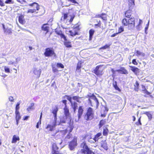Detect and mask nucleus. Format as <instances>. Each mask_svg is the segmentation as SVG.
I'll use <instances>...</instances> for the list:
<instances>
[{
    "label": "nucleus",
    "instance_id": "nucleus-1",
    "mask_svg": "<svg viewBox=\"0 0 154 154\" xmlns=\"http://www.w3.org/2000/svg\"><path fill=\"white\" fill-rule=\"evenodd\" d=\"M132 7L129 8L128 10L124 12V16L125 18H124L122 21V25L124 26H128L129 29H133L135 26V19L134 17H131L132 14V11L131 10Z\"/></svg>",
    "mask_w": 154,
    "mask_h": 154
},
{
    "label": "nucleus",
    "instance_id": "nucleus-2",
    "mask_svg": "<svg viewBox=\"0 0 154 154\" xmlns=\"http://www.w3.org/2000/svg\"><path fill=\"white\" fill-rule=\"evenodd\" d=\"M64 113L65 116V117H63L62 119H60V123H65L66 121L68 119L69 122H68L69 126L68 128H69V132H71L74 128L73 125V121H72V118L71 115L69 112V110L67 106H65L63 108Z\"/></svg>",
    "mask_w": 154,
    "mask_h": 154
},
{
    "label": "nucleus",
    "instance_id": "nucleus-3",
    "mask_svg": "<svg viewBox=\"0 0 154 154\" xmlns=\"http://www.w3.org/2000/svg\"><path fill=\"white\" fill-rule=\"evenodd\" d=\"M45 57H56V54L54 50L52 48H45L44 53Z\"/></svg>",
    "mask_w": 154,
    "mask_h": 154
},
{
    "label": "nucleus",
    "instance_id": "nucleus-4",
    "mask_svg": "<svg viewBox=\"0 0 154 154\" xmlns=\"http://www.w3.org/2000/svg\"><path fill=\"white\" fill-rule=\"evenodd\" d=\"M28 6L33 8L35 7L36 9H29L27 10L26 13H35L37 14L38 13V10L40 9V5L38 3L35 2H34L32 3L29 4Z\"/></svg>",
    "mask_w": 154,
    "mask_h": 154
},
{
    "label": "nucleus",
    "instance_id": "nucleus-5",
    "mask_svg": "<svg viewBox=\"0 0 154 154\" xmlns=\"http://www.w3.org/2000/svg\"><path fill=\"white\" fill-rule=\"evenodd\" d=\"M87 96L88 97L89 103L91 106H93L92 104H93L94 103H96L97 104H98V101L94 94H92V95H88Z\"/></svg>",
    "mask_w": 154,
    "mask_h": 154
},
{
    "label": "nucleus",
    "instance_id": "nucleus-6",
    "mask_svg": "<svg viewBox=\"0 0 154 154\" xmlns=\"http://www.w3.org/2000/svg\"><path fill=\"white\" fill-rule=\"evenodd\" d=\"M66 98L69 101L71 104V106L73 108V111L75 112L76 110L78 107L77 103L76 102H72V97L68 95H65L64 96L63 98Z\"/></svg>",
    "mask_w": 154,
    "mask_h": 154
},
{
    "label": "nucleus",
    "instance_id": "nucleus-7",
    "mask_svg": "<svg viewBox=\"0 0 154 154\" xmlns=\"http://www.w3.org/2000/svg\"><path fill=\"white\" fill-rule=\"evenodd\" d=\"M103 69L102 68L101 65H98L96 66L92 72L94 73L98 76H101L103 74Z\"/></svg>",
    "mask_w": 154,
    "mask_h": 154
},
{
    "label": "nucleus",
    "instance_id": "nucleus-8",
    "mask_svg": "<svg viewBox=\"0 0 154 154\" xmlns=\"http://www.w3.org/2000/svg\"><path fill=\"white\" fill-rule=\"evenodd\" d=\"M77 137H74L69 143V148L71 150H72L77 146Z\"/></svg>",
    "mask_w": 154,
    "mask_h": 154
},
{
    "label": "nucleus",
    "instance_id": "nucleus-9",
    "mask_svg": "<svg viewBox=\"0 0 154 154\" xmlns=\"http://www.w3.org/2000/svg\"><path fill=\"white\" fill-rule=\"evenodd\" d=\"M94 112L93 109L89 107L87 109V121L91 120L94 118Z\"/></svg>",
    "mask_w": 154,
    "mask_h": 154
},
{
    "label": "nucleus",
    "instance_id": "nucleus-10",
    "mask_svg": "<svg viewBox=\"0 0 154 154\" xmlns=\"http://www.w3.org/2000/svg\"><path fill=\"white\" fill-rule=\"evenodd\" d=\"M80 29V28L79 26H77L74 27L73 31L70 30L69 32L70 35L72 36H74L76 35H79V33L78 32V31Z\"/></svg>",
    "mask_w": 154,
    "mask_h": 154
},
{
    "label": "nucleus",
    "instance_id": "nucleus-11",
    "mask_svg": "<svg viewBox=\"0 0 154 154\" xmlns=\"http://www.w3.org/2000/svg\"><path fill=\"white\" fill-rule=\"evenodd\" d=\"M51 153L52 154H60L59 148L55 143H54L52 145Z\"/></svg>",
    "mask_w": 154,
    "mask_h": 154
},
{
    "label": "nucleus",
    "instance_id": "nucleus-12",
    "mask_svg": "<svg viewBox=\"0 0 154 154\" xmlns=\"http://www.w3.org/2000/svg\"><path fill=\"white\" fill-rule=\"evenodd\" d=\"M55 32L57 35L60 36L61 38H63L65 41L67 40L66 36L63 33L62 30L59 29H56Z\"/></svg>",
    "mask_w": 154,
    "mask_h": 154
},
{
    "label": "nucleus",
    "instance_id": "nucleus-13",
    "mask_svg": "<svg viewBox=\"0 0 154 154\" xmlns=\"http://www.w3.org/2000/svg\"><path fill=\"white\" fill-rule=\"evenodd\" d=\"M18 20L19 23L23 25L26 22V20L24 18V16L22 14H20L18 17Z\"/></svg>",
    "mask_w": 154,
    "mask_h": 154
},
{
    "label": "nucleus",
    "instance_id": "nucleus-14",
    "mask_svg": "<svg viewBox=\"0 0 154 154\" xmlns=\"http://www.w3.org/2000/svg\"><path fill=\"white\" fill-rule=\"evenodd\" d=\"M80 146L82 148L81 150L82 153H85L87 152V145L85 142H83L80 145Z\"/></svg>",
    "mask_w": 154,
    "mask_h": 154
},
{
    "label": "nucleus",
    "instance_id": "nucleus-15",
    "mask_svg": "<svg viewBox=\"0 0 154 154\" xmlns=\"http://www.w3.org/2000/svg\"><path fill=\"white\" fill-rule=\"evenodd\" d=\"M116 71L122 74H127L128 73V71L124 67H121L120 69L116 70Z\"/></svg>",
    "mask_w": 154,
    "mask_h": 154
},
{
    "label": "nucleus",
    "instance_id": "nucleus-16",
    "mask_svg": "<svg viewBox=\"0 0 154 154\" xmlns=\"http://www.w3.org/2000/svg\"><path fill=\"white\" fill-rule=\"evenodd\" d=\"M97 17L101 18L103 20L106 21L107 20V15L105 13H102L98 14L97 15Z\"/></svg>",
    "mask_w": 154,
    "mask_h": 154
},
{
    "label": "nucleus",
    "instance_id": "nucleus-17",
    "mask_svg": "<svg viewBox=\"0 0 154 154\" xmlns=\"http://www.w3.org/2000/svg\"><path fill=\"white\" fill-rule=\"evenodd\" d=\"M47 25H48V23L44 24L42 27V30L45 32V33L46 34L49 31V28L48 26H47Z\"/></svg>",
    "mask_w": 154,
    "mask_h": 154
},
{
    "label": "nucleus",
    "instance_id": "nucleus-18",
    "mask_svg": "<svg viewBox=\"0 0 154 154\" xmlns=\"http://www.w3.org/2000/svg\"><path fill=\"white\" fill-rule=\"evenodd\" d=\"M33 73L35 77L38 78L40 75L41 72L39 69L37 68H35L33 70Z\"/></svg>",
    "mask_w": 154,
    "mask_h": 154
},
{
    "label": "nucleus",
    "instance_id": "nucleus-19",
    "mask_svg": "<svg viewBox=\"0 0 154 154\" xmlns=\"http://www.w3.org/2000/svg\"><path fill=\"white\" fill-rule=\"evenodd\" d=\"M58 108L57 106H56L54 109L52 110V113L54 114V119H56L57 117V113L58 111Z\"/></svg>",
    "mask_w": 154,
    "mask_h": 154
},
{
    "label": "nucleus",
    "instance_id": "nucleus-20",
    "mask_svg": "<svg viewBox=\"0 0 154 154\" xmlns=\"http://www.w3.org/2000/svg\"><path fill=\"white\" fill-rule=\"evenodd\" d=\"M15 113L16 114L15 119L16 122V124L17 125H18L19 121L21 118V116L20 115L19 112H15Z\"/></svg>",
    "mask_w": 154,
    "mask_h": 154
},
{
    "label": "nucleus",
    "instance_id": "nucleus-21",
    "mask_svg": "<svg viewBox=\"0 0 154 154\" xmlns=\"http://www.w3.org/2000/svg\"><path fill=\"white\" fill-rule=\"evenodd\" d=\"M134 54L138 57L140 56L142 57H144L145 56V54L144 53L141 52L139 50L135 51Z\"/></svg>",
    "mask_w": 154,
    "mask_h": 154
},
{
    "label": "nucleus",
    "instance_id": "nucleus-22",
    "mask_svg": "<svg viewBox=\"0 0 154 154\" xmlns=\"http://www.w3.org/2000/svg\"><path fill=\"white\" fill-rule=\"evenodd\" d=\"M102 135V133L101 132H99L96 134L92 138L94 140V142H97L99 138H100V137Z\"/></svg>",
    "mask_w": 154,
    "mask_h": 154
},
{
    "label": "nucleus",
    "instance_id": "nucleus-23",
    "mask_svg": "<svg viewBox=\"0 0 154 154\" xmlns=\"http://www.w3.org/2000/svg\"><path fill=\"white\" fill-rule=\"evenodd\" d=\"M95 32V30L93 29H90L89 31V40L91 41L92 39L93 35Z\"/></svg>",
    "mask_w": 154,
    "mask_h": 154
},
{
    "label": "nucleus",
    "instance_id": "nucleus-24",
    "mask_svg": "<svg viewBox=\"0 0 154 154\" xmlns=\"http://www.w3.org/2000/svg\"><path fill=\"white\" fill-rule=\"evenodd\" d=\"M131 68V70L135 74H137L139 72V69L137 67L134 66H130Z\"/></svg>",
    "mask_w": 154,
    "mask_h": 154
},
{
    "label": "nucleus",
    "instance_id": "nucleus-25",
    "mask_svg": "<svg viewBox=\"0 0 154 154\" xmlns=\"http://www.w3.org/2000/svg\"><path fill=\"white\" fill-rule=\"evenodd\" d=\"M83 111V110L82 108V106H79V108L78 113V116L79 119L81 118L82 114Z\"/></svg>",
    "mask_w": 154,
    "mask_h": 154
},
{
    "label": "nucleus",
    "instance_id": "nucleus-26",
    "mask_svg": "<svg viewBox=\"0 0 154 154\" xmlns=\"http://www.w3.org/2000/svg\"><path fill=\"white\" fill-rule=\"evenodd\" d=\"M112 85L116 90L118 91L119 92H120L121 91V89L118 86L117 83L116 81H115L113 82Z\"/></svg>",
    "mask_w": 154,
    "mask_h": 154
},
{
    "label": "nucleus",
    "instance_id": "nucleus-27",
    "mask_svg": "<svg viewBox=\"0 0 154 154\" xmlns=\"http://www.w3.org/2000/svg\"><path fill=\"white\" fill-rule=\"evenodd\" d=\"M82 62L81 61H78L76 68V71L79 72H80L82 64Z\"/></svg>",
    "mask_w": 154,
    "mask_h": 154
},
{
    "label": "nucleus",
    "instance_id": "nucleus-28",
    "mask_svg": "<svg viewBox=\"0 0 154 154\" xmlns=\"http://www.w3.org/2000/svg\"><path fill=\"white\" fill-rule=\"evenodd\" d=\"M144 114L146 115L148 117L149 121L151 120L152 118V115L151 113L150 112H145L143 113Z\"/></svg>",
    "mask_w": 154,
    "mask_h": 154
},
{
    "label": "nucleus",
    "instance_id": "nucleus-29",
    "mask_svg": "<svg viewBox=\"0 0 154 154\" xmlns=\"http://www.w3.org/2000/svg\"><path fill=\"white\" fill-rule=\"evenodd\" d=\"M20 140V138L18 136H16V135H14L13 136L11 143H15L17 141Z\"/></svg>",
    "mask_w": 154,
    "mask_h": 154
},
{
    "label": "nucleus",
    "instance_id": "nucleus-30",
    "mask_svg": "<svg viewBox=\"0 0 154 154\" xmlns=\"http://www.w3.org/2000/svg\"><path fill=\"white\" fill-rule=\"evenodd\" d=\"M134 89L136 91H138L139 90V84L137 81L135 82V84L134 85Z\"/></svg>",
    "mask_w": 154,
    "mask_h": 154
},
{
    "label": "nucleus",
    "instance_id": "nucleus-31",
    "mask_svg": "<svg viewBox=\"0 0 154 154\" xmlns=\"http://www.w3.org/2000/svg\"><path fill=\"white\" fill-rule=\"evenodd\" d=\"M101 146L105 150H107L108 147L106 141H102L101 143Z\"/></svg>",
    "mask_w": 154,
    "mask_h": 154
},
{
    "label": "nucleus",
    "instance_id": "nucleus-32",
    "mask_svg": "<svg viewBox=\"0 0 154 154\" xmlns=\"http://www.w3.org/2000/svg\"><path fill=\"white\" fill-rule=\"evenodd\" d=\"M106 123V119H104L101 120L99 124V128H100L103 125L105 124Z\"/></svg>",
    "mask_w": 154,
    "mask_h": 154
},
{
    "label": "nucleus",
    "instance_id": "nucleus-33",
    "mask_svg": "<svg viewBox=\"0 0 154 154\" xmlns=\"http://www.w3.org/2000/svg\"><path fill=\"white\" fill-rule=\"evenodd\" d=\"M109 132V131L108 129L106 127H105L103 128V135L104 136H107L108 135Z\"/></svg>",
    "mask_w": 154,
    "mask_h": 154
},
{
    "label": "nucleus",
    "instance_id": "nucleus-34",
    "mask_svg": "<svg viewBox=\"0 0 154 154\" xmlns=\"http://www.w3.org/2000/svg\"><path fill=\"white\" fill-rule=\"evenodd\" d=\"M56 125V124H55L54 125H51L48 124L46 127V128L48 129L49 128V130L51 131H52L54 130V128Z\"/></svg>",
    "mask_w": 154,
    "mask_h": 154
},
{
    "label": "nucleus",
    "instance_id": "nucleus-35",
    "mask_svg": "<svg viewBox=\"0 0 154 154\" xmlns=\"http://www.w3.org/2000/svg\"><path fill=\"white\" fill-rule=\"evenodd\" d=\"M105 110H104L103 113H101L100 116L101 117H105L106 116L107 112L108 110V108L106 107H104Z\"/></svg>",
    "mask_w": 154,
    "mask_h": 154
},
{
    "label": "nucleus",
    "instance_id": "nucleus-36",
    "mask_svg": "<svg viewBox=\"0 0 154 154\" xmlns=\"http://www.w3.org/2000/svg\"><path fill=\"white\" fill-rule=\"evenodd\" d=\"M62 16L61 17V20L63 19V20H65L68 17V14L67 13H62Z\"/></svg>",
    "mask_w": 154,
    "mask_h": 154
},
{
    "label": "nucleus",
    "instance_id": "nucleus-37",
    "mask_svg": "<svg viewBox=\"0 0 154 154\" xmlns=\"http://www.w3.org/2000/svg\"><path fill=\"white\" fill-rule=\"evenodd\" d=\"M67 40L65 41L64 42V45L67 48L72 47V45L71 42L69 41H67Z\"/></svg>",
    "mask_w": 154,
    "mask_h": 154
},
{
    "label": "nucleus",
    "instance_id": "nucleus-38",
    "mask_svg": "<svg viewBox=\"0 0 154 154\" xmlns=\"http://www.w3.org/2000/svg\"><path fill=\"white\" fill-rule=\"evenodd\" d=\"M135 0H128L129 4V8H130V7H133L135 5L134 3Z\"/></svg>",
    "mask_w": 154,
    "mask_h": 154
},
{
    "label": "nucleus",
    "instance_id": "nucleus-39",
    "mask_svg": "<svg viewBox=\"0 0 154 154\" xmlns=\"http://www.w3.org/2000/svg\"><path fill=\"white\" fill-rule=\"evenodd\" d=\"M87 137H88V142H90L91 143H94L95 142H94V140H93L92 138H93V137H92L91 136V135H88L87 136Z\"/></svg>",
    "mask_w": 154,
    "mask_h": 154
},
{
    "label": "nucleus",
    "instance_id": "nucleus-40",
    "mask_svg": "<svg viewBox=\"0 0 154 154\" xmlns=\"http://www.w3.org/2000/svg\"><path fill=\"white\" fill-rule=\"evenodd\" d=\"M42 112L41 113L39 121L37 123V125H36V127L37 128H39V125L41 124V119H42Z\"/></svg>",
    "mask_w": 154,
    "mask_h": 154
},
{
    "label": "nucleus",
    "instance_id": "nucleus-41",
    "mask_svg": "<svg viewBox=\"0 0 154 154\" xmlns=\"http://www.w3.org/2000/svg\"><path fill=\"white\" fill-rule=\"evenodd\" d=\"M98 23L97 24H96L94 25V26L96 28H97V27H99L100 28L101 27V21L100 20H99L98 21L97 20H95Z\"/></svg>",
    "mask_w": 154,
    "mask_h": 154
},
{
    "label": "nucleus",
    "instance_id": "nucleus-42",
    "mask_svg": "<svg viewBox=\"0 0 154 154\" xmlns=\"http://www.w3.org/2000/svg\"><path fill=\"white\" fill-rule=\"evenodd\" d=\"M4 32L8 34H11L12 33V29L11 28H7L5 30Z\"/></svg>",
    "mask_w": 154,
    "mask_h": 154
},
{
    "label": "nucleus",
    "instance_id": "nucleus-43",
    "mask_svg": "<svg viewBox=\"0 0 154 154\" xmlns=\"http://www.w3.org/2000/svg\"><path fill=\"white\" fill-rule=\"evenodd\" d=\"M56 66L57 68L63 69L64 68V66L63 64L61 63H58L56 64Z\"/></svg>",
    "mask_w": 154,
    "mask_h": 154
},
{
    "label": "nucleus",
    "instance_id": "nucleus-44",
    "mask_svg": "<svg viewBox=\"0 0 154 154\" xmlns=\"http://www.w3.org/2000/svg\"><path fill=\"white\" fill-rule=\"evenodd\" d=\"M110 45H111L109 44H106L104 46L101 47L100 49H105L106 48H109Z\"/></svg>",
    "mask_w": 154,
    "mask_h": 154
},
{
    "label": "nucleus",
    "instance_id": "nucleus-45",
    "mask_svg": "<svg viewBox=\"0 0 154 154\" xmlns=\"http://www.w3.org/2000/svg\"><path fill=\"white\" fill-rule=\"evenodd\" d=\"M143 92L145 94V95H144V97H147V95H150L151 94V93L149 92L147 90H145V91Z\"/></svg>",
    "mask_w": 154,
    "mask_h": 154
},
{
    "label": "nucleus",
    "instance_id": "nucleus-46",
    "mask_svg": "<svg viewBox=\"0 0 154 154\" xmlns=\"http://www.w3.org/2000/svg\"><path fill=\"white\" fill-rule=\"evenodd\" d=\"M80 98L81 97H79V96H73L72 97V98L73 100H76L77 102H78Z\"/></svg>",
    "mask_w": 154,
    "mask_h": 154
},
{
    "label": "nucleus",
    "instance_id": "nucleus-47",
    "mask_svg": "<svg viewBox=\"0 0 154 154\" xmlns=\"http://www.w3.org/2000/svg\"><path fill=\"white\" fill-rule=\"evenodd\" d=\"M5 71L6 73L10 72V70L9 68L7 66H5L4 67Z\"/></svg>",
    "mask_w": 154,
    "mask_h": 154
},
{
    "label": "nucleus",
    "instance_id": "nucleus-48",
    "mask_svg": "<svg viewBox=\"0 0 154 154\" xmlns=\"http://www.w3.org/2000/svg\"><path fill=\"white\" fill-rule=\"evenodd\" d=\"M140 119H141V117H140L138 119L137 122H136L135 123L136 124L137 126L142 125V123H141V121H140Z\"/></svg>",
    "mask_w": 154,
    "mask_h": 154
},
{
    "label": "nucleus",
    "instance_id": "nucleus-49",
    "mask_svg": "<svg viewBox=\"0 0 154 154\" xmlns=\"http://www.w3.org/2000/svg\"><path fill=\"white\" fill-rule=\"evenodd\" d=\"M70 16V18L69 20V22L70 23H71L73 21V19L75 17V15L74 14H73L72 15H71Z\"/></svg>",
    "mask_w": 154,
    "mask_h": 154
},
{
    "label": "nucleus",
    "instance_id": "nucleus-50",
    "mask_svg": "<svg viewBox=\"0 0 154 154\" xmlns=\"http://www.w3.org/2000/svg\"><path fill=\"white\" fill-rule=\"evenodd\" d=\"M20 103H17L16 105V106L15 108V112H19L18 110L20 108L19 105Z\"/></svg>",
    "mask_w": 154,
    "mask_h": 154
},
{
    "label": "nucleus",
    "instance_id": "nucleus-51",
    "mask_svg": "<svg viewBox=\"0 0 154 154\" xmlns=\"http://www.w3.org/2000/svg\"><path fill=\"white\" fill-rule=\"evenodd\" d=\"M34 105V103H31V106H29L28 108L27 109V110L28 111H29L30 110L32 109V107Z\"/></svg>",
    "mask_w": 154,
    "mask_h": 154
},
{
    "label": "nucleus",
    "instance_id": "nucleus-52",
    "mask_svg": "<svg viewBox=\"0 0 154 154\" xmlns=\"http://www.w3.org/2000/svg\"><path fill=\"white\" fill-rule=\"evenodd\" d=\"M52 70L54 72H57L59 71L57 69L55 66H52Z\"/></svg>",
    "mask_w": 154,
    "mask_h": 154
},
{
    "label": "nucleus",
    "instance_id": "nucleus-53",
    "mask_svg": "<svg viewBox=\"0 0 154 154\" xmlns=\"http://www.w3.org/2000/svg\"><path fill=\"white\" fill-rule=\"evenodd\" d=\"M87 154H94V152L90 149L87 147Z\"/></svg>",
    "mask_w": 154,
    "mask_h": 154
},
{
    "label": "nucleus",
    "instance_id": "nucleus-54",
    "mask_svg": "<svg viewBox=\"0 0 154 154\" xmlns=\"http://www.w3.org/2000/svg\"><path fill=\"white\" fill-rule=\"evenodd\" d=\"M124 31V28L122 26H120L119 28L118 34Z\"/></svg>",
    "mask_w": 154,
    "mask_h": 154
},
{
    "label": "nucleus",
    "instance_id": "nucleus-55",
    "mask_svg": "<svg viewBox=\"0 0 154 154\" xmlns=\"http://www.w3.org/2000/svg\"><path fill=\"white\" fill-rule=\"evenodd\" d=\"M69 133L66 137V138L68 139H70L71 138L72 136V134H70L71 132H69Z\"/></svg>",
    "mask_w": 154,
    "mask_h": 154
},
{
    "label": "nucleus",
    "instance_id": "nucleus-56",
    "mask_svg": "<svg viewBox=\"0 0 154 154\" xmlns=\"http://www.w3.org/2000/svg\"><path fill=\"white\" fill-rule=\"evenodd\" d=\"M6 4H13L14 2L12 1V0H6L5 2Z\"/></svg>",
    "mask_w": 154,
    "mask_h": 154
},
{
    "label": "nucleus",
    "instance_id": "nucleus-57",
    "mask_svg": "<svg viewBox=\"0 0 154 154\" xmlns=\"http://www.w3.org/2000/svg\"><path fill=\"white\" fill-rule=\"evenodd\" d=\"M68 1L74 4H78V3L75 0H68Z\"/></svg>",
    "mask_w": 154,
    "mask_h": 154
},
{
    "label": "nucleus",
    "instance_id": "nucleus-58",
    "mask_svg": "<svg viewBox=\"0 0 154 154\" xmlns=\"http://www.w3.org/2000/svg\"><path fill=\"white\" fill-rule=\"evenodd\" d=\"M132 63L135 65H137L138 64V63L136 61V59H134L132 60Z\"/></svg>",
    "mask_w": 154,
    "mask_h": 154
},
{
    "label": "nucleus",
    "instance_id": "nucleus-59",
    "mask_svg": "<svg viewBox=\"0 0 154 154\" xmlns=\"http://www.w3.org/2000/svg\"><path fill=\"white\" fill-rule=\"evenodd\" d=\"M0 6L3 7L5 6V4L3 2V0H0Z\"/></svg>",
    "mask_w": 154,
    "mask_h": 154
},
{
    "label": "nucleus",
    "instance_id": "nucleus-60",
    "mask_svg": "<svg viewBox=\"0 0 154 154\" xmlns=\"http://www.w3.org/2000/svg\"><path fill=\"white\" fill-rule=\"evenodd\" d=\"M62 102L65 105V106H67V100H62Z\"/></svg>",
    "mask_w": 154,
    "mask_h": 154
},
{
    "label": "nucleus",
    "instance_id": "nucleus-61",
    "mask_svg": "<svg viewBox=\"0 0 154 154\" xmlns=\"http://www.w3.org/2000/svg\"><path fill=\"white\" fill-rule=\"evenodd\" d=\"M141 86L142 88V91H145V90H147L145 87V86L144 85H141Z\"/></svg>",
    "mask_w": 154,
    "mask_h": 154
},
{
    "label": "nucleus",
    "instance_id": "nucleus-62",
    "mask_svg": "<svg viewBox=\"0 0 154 154\" xmlns=\"http://www.w3.org/2000/svg\"><path fill=\"white\" fill-rule=\"evenodd\" d=\"M9 100L11 102L14 101V99L13 98V97H12V96L9 97Z\"/></svg>",
    "mask_w": 154,
    "mask_h": 154
},
{
    "label": "nucleus",
    "instance_id": "nucleus-63",
    "mask_svg": "<svg viewBox=\"0 0 154 154\" xmlns=\"http://www.w3.org/2000/svg\"><path fill=\"white\" fill-rule=\"evenodd\" d=\"M149 23V21H148L147 24V25H146V26L145 27V31L147 30L148 29Z\"/></svg>",
    "mask_w": 154,
    "mask_h": 154
},
{
    "label": "nucleus",
    "instance_id": "nucleus-64",
    "mask_svg": "<svg viewBox=\"0 0 154 154\" xmlns=\"http://www.w3.org/2000/svg\"><path fill=\"white\" fill-rule=\"evenodd\" d=\"M29 118V116H25L23 118V120L24 121L28 119V118Z\"/></svg>",
    "mask_w": 154,
    "mask_h": 154
}]
</instances>
